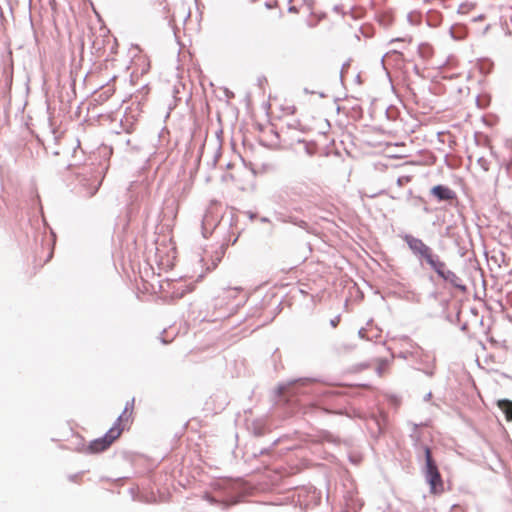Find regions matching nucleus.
Returning a JSON list of instances; mask_svg holds the SVG:
<instances>
[{
    "label": "nucleus",
    "instance_id": "nucleus-1",
    "mask_svg": "<svg viewBox=\"0 0 512 512\" xmlns=\"http://www.w3.org/2000/svg\"><path fill=\"white\" fill-rule=\"evenodd\" d=\"M400 238L406 243L412 255L422 267L428 266L440 279L450 284L455 289L461 292L467 290L462 279L450 270L441 257L422 239L408 233L401 234Z\"/></svg>",
    "mask_w": 512,
    "mask_h": 512
},
{
    "label": "nucleus",
    "instance_id": "nucleus-2",
    "mask_svg": "<svg viewBox=\"0 0 512 512\" xmlns=\"http://www.w3.org/2000/svg\"><path fill=\"white\" fill-rule=\"evenodd\" d=\"M399 358L410 360L416 364V370L423 372L428 377H433L436 370V358L418 345H412L411 350L401 351Z\"/></svg>",
    "mask_w": 512,
    "mask_h": 512
},
{
    "label": "nucleus",
    "instance_id": "nucleus-3",
    "mask_svg": "<svg viewBox=\"0 0 512 512\" xmlns=\"http://www.w3.org/2000/svg\"><path fill=\"white\" fill-rule=\"evenodd\" d=\"M128 407L126 406L121 415L118 416L113 426L100 438L90 442L87 451L91 454L100 453L110 447V445L121 435L123 426L121 422L126 414Z\"/></svg>",
    "mask_w": 512,
    "mask_h": 512
},
{
    "label": "nucleus",
    "instance_id": "nucleus-4",
    "mask_svg": "<svg viewBox=\"0 0 512 512\" xmlns=\"http://www.w3.org/2000/svg\"><path fill=\"white\" fill-rule=\"evenodd\" d=\"M425 465L423 473L432 492L436 493L443 490V481L436 461L433 459L432 452L428 446L424 447Z\"/></svg>",
    "mask_w": 512,
    "mask_h": 512
},
{
    "label": "nucleus",
    "instance_id": "nucleus-5",
    "mask_svg": "<svg viewBox=\"0 0 512 512\" xmlns=\"http://www.w3.org/2000/svg\"><path fill=\"white\" fill-rule=\"evenodd\" d=\"M430 193L438 201H452L457 198L455 191H453L448 186L442 184L432 187Z\"/></svg>",
    "mask_w": 512,
    "mask_h": 512
},
{
    "label": "nucleus",
    "instance_id": "nucleus-6",
    "mask_svg": "<svg viewBox=\"0 0 512 512\" xmlns=\"http://www.w3.org/2000/svg\"><path fill=\"white\" fill-rule=\"evenodd\" d=\"M305 196V191L303 188V185H287L279 194V198H282L285 200V198L289 199L290 201H296L297 199H300Z\"/></svg>",
    "mask_w": 512,
    "mask_h": 512
},
{
    "label": "nucleus",
    "instance_id": "nucleus-7",
    "mask_svg": "<svg viewBox=\"0 0 512 512\" xmlns=\"http://www.w3.org/2000/svg\"><path fill=\"white\" fill-rule=\"evenodd\" d=\"M409 425L412 426L411 433H410V438H411V440L413 442L414 448L416 450L421 449V450L424 451V447L426 445H424L422 443L421 433L419 432V427L422 426L423 424H416V423L410 422Z\"/></svg>",
    "mask_w": 512,
    "mask_h": 512
},
{
    "label": "nucleus",
    "instance_id": "nucleus-8",
    "mask_svg": "<svg viewBox=\"0 0 512 512\" xmlns=\"http://www.w3.org/2000/svg\"><path fill=\"white\" fill-rule=\"evenodd\" d=\"M314 381H315V379H312V378H299V379L292 380V381L288 382L287 384H279L277 387V393L279 396H281L286 393L289 386H291V385H294L296 383L306 385V384L314 382Z\"/></svg>",
    "mask_w": 512,
    "mask_h": 512
},
{
    "label": "nucleus",
    "instance_id": "nucleus-9",
    "mask_svg": "<svg viewBox=\"0 0 512 512\" xmlns=\"http://www.w3.org/2000/svg\"><path fill=\"white\" fill-rule=\"evenodd\" d=\"M497 407L505 415L507 421H512V401L509 399H500L497 401Z\"/></svg>",
    "mask_w": 512,
    "mask_h": 512
},
{
    "label": "nucleus",
    "instance_id": "nucleus-10",
    "mask_svg": "<svg viewBox=\"0 0 512 512\" xmlns=\"http://www.w3.org/2000/svg\"><path fill=\"white\" fill-rule=\"evenodd\" d=\"M224 254L223 247H220V251L216 252V256L211 257V263L210 265H207L206 271H211L215 269L218 265V263L221 261Z\"/></svg>",
    "mask_w": 512,
    "mask_h": 512
},
{
    "label": "nucleus",
    "instance_id": "nucleus-11",
    "mask_svg": "<svg viewBox=\"0 0 512 512\" xmlns=\"http://www.w3.org/2000/svg\"><path fill=\"white\" fill-rule=\"evenodd\" d=\"M278 219L283 221V222H291L294 225H297V226H299L301 228H306L308 226L306 221L300 220L297 217H293V216H288L287 218L279 217Z\"/></svg>",
    "mask_w": 512,
    "mask_h": 512
},
{
    "label": "nucleus",
    "instance_id": "nucleus-12",
    "mask_svg": "<svg viewBox=\"0 0 512 512\" xmlns=\"http://www.w3.org/2000/svg\"><path fill=\"white\" fill-rule=\"evenodd\" d=\"M477 164L481 167V169L485 172L489 171L491 165V159L480 156L477 158Z\"/></svg>",
    "mask_w": 512,
    "mask_h": 512
},
{
    "label": "nucleus",
    "instance_id": "nucleus-13",
    "mask_svg": "<svg viewBox=\"0 0 512 512\" xmlns=\"http://www.w3.org/2000/svg\"><path fill=\"white\" fill-rule=\"evenodd\" d=\"M362 506H363V503L359 499H355V500L351 499L350 502H347V507L349 509L353 510L354 512L361 509Z\"/></svg>",
    "mask_w": 512,
    "mask_h": 512
},
{
    "label": "nucleus",
    "instance_id": "nucleus-14",
    "mask_svg": "<svg viewBox=\"0 0 512 512\" xmlns=\"http://www.w3.org/2000/svg\"><path fill=\"white\" fill-rule=\"evenodd\" d=\"M240 291L238 288H228L223 292V299L233 298Z\"/></svg>",
    "mask_w": 512,
    "mask_h": 512
},
{
    "label": "nucleus",
    "instance_id": "nucleus-15",
    "mask_svg": "<svg viewBox=\"0 0 512 512\" xmlns=\"http://www.w3.org/2000/svg\"><path fill=\"white\" fill-rule=\"evenodd\" d=\"M439 14L436 12H431L428 18V24L430 26L436 27L439 24Z\"/></svg>",
    "mask_w": 512,
    "mask_h": 512
},
{
    "label": "nucleus",
    "instance_id": "nucleus-16",
    "mask_svg": "<svg viewBox=\"0 0 512 512\" xmlns=\"http://www.w3.org/2000/svg\"><path fill=\"white\" fill-rule=\"evenodd\" d=\"M390 364V360L388 359H381L380 362H379V365L377 367V373L379 375L382 374V372L389 366Z\"/></svg>",
    "mask_w": 512,
    "mask_h": 512
},
{
    "label": "nucleus",
    "instance_id": "nucleus-17",
    "mask_svg": "<svg viewBox=\"0 0 512 512\" xmlns=\"http://www.w3.org/2000/svg\"><path fill=\"white\" fill-rule=\"evenodd\" d=\"M253 434L256 436H262L264 434V428L258 424H253Z\"/></svg>",
    "mask_w": 512,
    "mask_h": 512
},
{
    "label": "nucleus",
    "instance_id": "nucleus-18",
    "mask_svg": "<svg viewBox=\"0 0 512 512\" xmlns=\"http://www.w3.org/2000/svg\"><path fill=\"white\" fill-rule=\"evenodd\" d=\"M100 185L101 181H98L92 188L88 190L87 195L89 197L93 196L98 191Z\"/></svg>",
    "mask_w": 512,
    "mask_h": 512
},
{
    "label": "nucleus",
    "instance_id": "nucleus-19",
    "mask_svg": "<svg viewBox=\"0 0 512 512\" xmlns=\"http://www.w3.org/2000/svg\"><path fill=\"white\" fill-rule=\"evenodd\" d=\"M340 322V315L335 316L333 319L330 320V325L335 328Z\"/></svg>",
    "mask_w": 512,
    "mask_h": 512
},
{
    "label": "nucleus",
    "instance_id": "nucleus-20",
    "mask_svg": "<svg viewBox=\"0 0 512 512\" xmlns=\"http://www.w3.org/2000/svg\"><path fill=\"white\" fill-rule=\"evenodd\" d=\"M208 218H209V215H208V213H207V214H205V216H204V218H203V235H204V237H207V236H206V233H205V227H204V225H205V223H206V222H208Z\"/></svg>",
    "mask_w": 512,
    "mask_h": 512
},
{
    "label": "nucleus",
    "instance_id": "nucleus-21",
    "mask_svg": "<svg viewBox=\"0 0 512 512\" xmlns=\"http://www.w3.org/2000/svg\"><path fill=\"white\" fill-rule=\"evenodd\" d=\"M486 18V16L484 14H480L476 17L473 18V21H480V20H484Z\"/></svg>",
    "mask_w": 512,
    "mask_h": 512
},
{
    "label": "nucleus",
    "instance_id": "nucleus-22",
    "mask_svg": "<svg viewBox=\"0 0 512 512\" xmlns=\"http://www.w3.org/2000/svg\"><path fill=\"white\" fill-rule=\"evenodd\" d=\"M365 332H366V331H365V329H364V328H361V329L359 330V332H358L359 337L364 338V337H365Z\"/></svg>",
    "mask_w": 512,
    "mask_h": 512
},
{
    "label": "nucleus",
    "instance_id": "nucleus-23",
    "mask_svg": "<svg viewBox=\"0 0 512 512\" xmlns=\"http://www.w3.org/2000/svg\"><path fill=\"white\" fill-rule=\"evenodd\" d=\"M432 397V393L431 392H428L425 396H424V401H429Z\"/></svg>",
    "mask_w": 512,
    "mask_h": 512
},
{
    "label": "nucleus",
    "instance_id": "nucleus-24",
    "mask_svg": "<svg viewBox=\"0 0 512 512\" xmlns=\"http://www.w3.org/2000/svg\"><path fill=\"white\" fill-rule=\"evenodd\" d=\"M121 142H123V143H124V144H126L127 146H129V145H130V139H129V138H126V137H125V138L121 139Z\"/></svg>",
    "mask_w": 512,
    "mask_h": 512
},
{
    "label": "nucleus",
    "instance_id": "nucleus-25",
    "mask_svg": "<svg viewBox=\"0 0 512 512\" xmlns=\"http://www.w3.org/2000/svg\"><path fill=\"white\" fill-rule=\"evenodd\" d=\"M205 498H206L210 503H214V502H216V501L214 500V498H212V497H211L210 495H208V494H206V495H205Z\"/></svg>",
    "mask_w": 512,
    "mask_h": 512
},
{
    "label": "nucleus",
    "instance_id": "nucleus-26",
    "mask_svg": "<svg viewBox=\"0 0 512 512\" xmlns=\"http://www.w3.org/2000/svg\"><path fill=\"white\" fill-rule=\"evenodd\" d=\"M490 156H491V158H493V159L498 161L497 156H496V154L493 151L490 152Z\"/></svg>",
    "mask_w": 512,
    "mask_h": 512
},
{
    "label": "nucleus",
    "instance_id": "nucleus-27",
    "mask_svg": "<svg viewBox=\"0 0 512 512\" xmlns=\"http://www.w3.org/2000/svg\"><path fill=\"white\" fill-rule=\"evenodd\" d=\"M396 41H406V38H396V39H393L391 42H396Z\"/></svg>",
    "mask_w": 512,
    "mask_h": 512
},
{
    "label": "nucleus",
    "instance_id": "nucleus-28",
    "mask_svg": "<svg viewBox=\"0 0 512 512\" xmlns=\"http://www.w3.org/2000/svg\"><path fill=\"white\" fill-rule=\"evenodd\" d=\"M489 29H490V24H488V25L485 27V29H484V31H483V34H486V33H487V31H488Z\"/></svg>",
    "mask_w": 512,
    "mask_h": 512
},
{
    "label": "nucleus",
    "instance_id": "nucleus-29",
    "mask_svg": "<svg viewBox=\"0 0 512 512\" xmlns=\"http://www.w3.org/2000/svg\"><path fill=\"white\" fill-rule=\"evenodd\" d=\"M260 220H261V222H263V223L269 222V219H268V218H266V217H262Z\"/></svg>",
    "mask_w": 512,
    "mask_h": 512
},
{
    "label": "nucleus",
    "instance_id": "nucleus-30",
    "mask_svg": "<svg viewBox=\"0 0 512 512\" xmlns=\"http://www.w3.org/2000/svg\"><path fill=\"white\" fill-rule=\"evenodd\" d=\"M206 261V256H202L200 259H199V262L200 263H204Z\"/></svg>",
    "mask_w": 512,
    "mask_h": 512
},
{
    "label": "nucleus",
    "instance_id": "nucleus-31",
    "mask_svg": "<svg viewBox=\"0 0 512 512\" xmlns=\"http://www.w3.org/2000/svg\"><path fill=\"white\" fill-rule=\"evenodd\" d=\"M354 347L353 346H343V349H346V350H352Z\"/></svg>",
    "mask_w": 512,
    "mask_h": 512
},
{
    "label": "nucleus",
    "instance_id": "nucleus-32",
    "mask_svg": "<svg viewBox=\"0 0 512 512\" xmlns=\"http://www.w3.org/2000/svg\"><path fill=\"white\" fill-rule=\"evenodd\" d=\"M306 152H307L308 154H310V155H311V154H313V152L309 149V147H308L307 145H306Z\"/></svg>",
    "mask_w": 512,
    "mask_h": 512
},
{
    "label": "nucleus",
    "instance_id": "nucleus-33",
    "mask_svg": "<svg viewBox=\"0 0 512 512\" xmlns=\"http://www.w3.org/2000/svg\"><path fill=\"white\" fill-rule=\"evenodd\" d=\"M348 66H349V64H343V66H342V70L346 69V67H348ZM342 73H343V71H341V74H342Z\"/></svg>",
    "mask_w": 512,
    "mask_h": 512
},
{
    "label": "nucleus",
    "instance_id": "nucleus-34",
    "mask_svg": "<svg viewBox=\"0 0 512 512\" xmlns=\"http://www.w3.org/2000/svg\"><path fill=\"white\" fill-rule=\"evenodd\" d=\"M322 411H323V412H325V413H333V412H332L331 410H329V409H322Z\"/></svg>",
    "mask_w": 512,
    "mask_h": 512
},
{
    "label": "nucleus",
    "instance_id": "nucleus-35",
    "mask_svg": "<svg viewBox=\"0 0 512 512\" xmlns=\"http://www.w3.org/2000/svg\"><path fill=\"white\" fill-rule=\"evenodd\" d=\"M130 127H131V126H129V127H125V128H124V130L126 131V133H130Z\"/></svg>",
    "mask_w": 512,
    "mask_h": 512
},
{
    "label": "nucleus",
    "instance_id": "nucleus-36",
    "mask_svg": "<svg viewBox=\"0 0 512 512\" xmlns=\"http://www.w3.org/2000/svg\"><path fill=\"white\" fill-rule=\"evenodd\" d=\"M466 327H467V326H466V324H464V325L462 326V328H461V329H462V330H465V329H466Z\"/></svg>",
    "mask_w": 512,
    "mask_h": 512
},
{
    "label": "nucleus",
    "instance_id": "nucleus-37",
    "mask_svg": "<svg viewBox=\"0 0 512 512\" xmlns=\"http://www.w3.org/2000/svg\"><path fill=\"white\" fill-rule=\"evenodd\" d=\"M294 10H295V8H294V7H290V8H289V11H294Z\"/></svg>",
    "mask_w": 512,
    "mask_h": 512
}]
</instances>
